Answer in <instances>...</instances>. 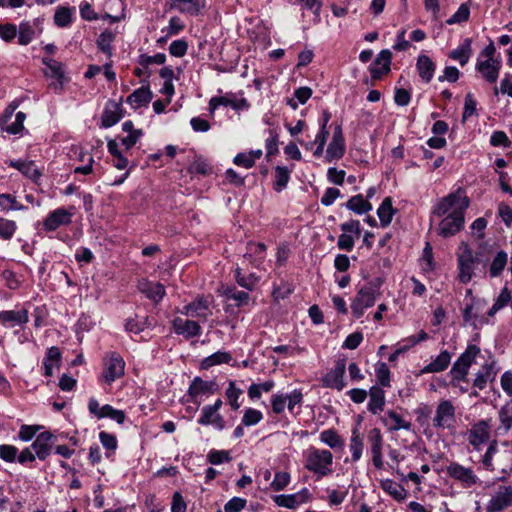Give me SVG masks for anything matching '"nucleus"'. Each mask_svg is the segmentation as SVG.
<instances>
[{
  "instance_id": "obj_47",
  "label": "nucleus",
  "mask_w": 512,
  "mask_h": 512,
  "mask_svg": "<svg viewBox=\"0 0 512 512\" xmlns=\"http://www.w3.org/2000/svg\"><path fill=\"white\" fill-rule=\"evenodd\" d=\"M114 40V34L113 32L109 30L103 31L98 39H97V46L98 48L105 54L108 55V57L112 56V47L111 43Z\"/></svg>"
},
{
  "instance_id": "obj_13",
  "label": "nucleus",
  "mask_w": 512,
  "mask_h": 512,
  "mask_svg": "<svg viewBox=\"0 0 512 512\" xmlns=\"http://www.w3.org/2000/svg\"><path fill=\"white\" fill-rule=\"evenodd\" d=\"M234 278L239 286L249 291L254 290L260 281V276L255 272L250 271L248 268V262L244 261H242L241 264H237L234 271Z\"/></svg>"
},
{
  "instance_id": "obj_48",
  "label": "nucleus",
  "mask_w": 512,
  "mask_h": 512,
  "mask_svg": "<svg viewBox=\"0 0 512 512\" xmlns=\"http://www.w3.org/2000/svg\"><path fill=\"white\" fill-rule=\"evenodd\" d=\"M25 119L26 114L24 112L19 111L18 113H16L15 121L12 123L8 122L6 125L2 126L1 129L5 130L10 134H18L24 129Z\"/></svg>"
},
{
  "instance_id": "obj_32",
  "label": "nucleus",
  "mask_w": 512,
  "mask_h": 512,
  "mask_svg": "<svg viewBox=\"0 0 512 512\" xmlns=\"http://www.w3.org/2000/svg\"><path fill=\"white\" fill-rule=\"evenodd\" d=\"M198 423L201 425L212 424L218 430H222L224 428V421L222 416L208 405L202 408V414L198 419Z\"/></svg>"
},
{
  "instance_id": "obj_21",
  "label": "nucleus",
  "mask_w": 512,
  "mask_h": 512,
  "mask_svg": "<svg viewBox=\"0 0 512 512\" xmlns=\"http://www.w3.org/2000/svg\"><path fill=\"white\" fill-rule=\"evenodd\" d=\"M473 264L474 259L472 252L468 249H465V251L458 258L459 279L462 283H468L472 279Z\"/></svg>"
},
{
  "instance_id": "obj_8",
  "label": "nucleus",
  "mask_w": 512,
  "mask_h": 512,
  "mask_svg": "<svg viewBox=\"0 0 512 512\" xmlns=\"http://www.w3.org/2000/svg\"><path fill=\"white\" fill-rule=\"evenodd\" d=\"M346 151L345 140L340 124H335L333 136L326 149L325 159L327 162H333L341 159Z\"/></svg>"
},
{
  "instance_id": "obj_19",
  "label": "nucleus",
  "mask_w": 512,
  "mask_h": 512,
  "mask_svg": "<svg viewBox=\"0 0 512 512\" xmlns=\"http://www.w3.org/2000/svg\"><path fill=\"white\" fill-rule=\"evenodd\" d=\"M170 8L192 16L199 15L205 7V0H169Z\"/></svg>"
},
{
  "instance_id": "obj_38",
  "label": "nucleus",
  "mask_w": 512,
  "mask_h": 512,
  "mask_svg": "<svg viewBox=\"0 0 512 512\" xmlns=\"http://www.w3.org/2000/svg\"><path fill=\"white\" fill-rule=\"evenodd\" d=\"M394 212L391 198H385L377 210V215L383 227H386L391 223Z\"/></svg>"
},
{
  "instance_id": "obj_18",
  "label": "nucleus",
  "mask_w": 512,
  "mask_h": 512,
  "mask_svg": "<svg viewBox=\"0 0 512 512\" xmlns=\"http://www.w3.org/2000/svg\"><path fill=\"white\" fill-rule=\"evenodd\" d=\"M501 61L477 60L476 70L488 83H495L499 77Z\"/></svg>"
},
{
  "instance_id": "obj_28",
  "label": "nucleus",
  "mask_w": 512,
  "mask_h": 512,
  "mask_svg": "<svg viewBox=\"0 0 512 512\" xmlns=\"http://www.w3.org/2000/svg\"><path fill=\"white\" fill-rule=\"evenodd\" d=\"M451 358V354L447 350H444L432 362L423 367L421 373L428 374L442 372L449 366Z\"/></svg>"
},
{
  "instance_id": "obj_14",
  "label": "nucleus",
  "mask_w": 512,
  "mask_h": 512,
  "mask_svg": "<svg viewBox=\"0 0 512 512\" xmlns=\"http://www.w3.org/2000/svg\"><path fill=\"white\" fill-rule=\"evenodd\" d=\"M73 212L65 208H57L44 220L43 228L46 231H55L62 225H68L72 221Z\"/></svg>"
},
{
  "instance_id": "obj_2",
  "label": "nucleus",
  "mask_w": 512,
  "mask_h": 512,
  "mask_svg": "<svg viewBox=\"0 0 512 512\" xmlns=\"http://www.w3.org/2000/svg\"><path fill=\"white\" fill-rule=\"evenodd\" d=\"M480 352L481 350L477 345L470 344L454 362L449 372L453 386H458L461 381H466L469 368Z\"/></svg>"
},
{
  "instance_id": "obj_5",
  "label": "nucleus",
  "mask_w": 512,
  "mask_h": 512,
  "mask_svg": "<svg viewBox=\"0 0 512 512\" xmlns=\"http://www.w3.org/2000/svg\"><path fill=\"white\" fill-rule=\"evenodd\" d=\"M490 421V419L479 420L467 431V440L477 451L480 450L481 445L486 443L490 438Z\"/></svg>"
},
{
  "instance_id": "obj_57",
  "label": "nucleus",
  "mask_w": 512,
  "mask_h": 512,
  "mask_svg": "<svg viewBox=\"0 0 512 512\" xmlns=\"http://www.w3.org/2000/svg\"><path fill=\"white\" fill-rule=\"evenodd\" d=\"M108 417L115 420L117 423L122 424L125 420V413L122 410H117L111 405L106 404L102 406V413L100 418Z\"/></svg>"
},
{
  "instance_id": "obj_16",
  "label": "nucleus",
  "mask_w": 512,
  "mask_h": 512,
  "mask_svg": "<svg viewBox=\"0 0 512 512\" xmlns=\"http://www.w3.org/2000/svg\"><path fill=\"white\" fill-rule=\"evenodd\" d=\"M392 59V53L389 49L382 50L375 61L370 65L371 77L375 80L380 79L383 74H387L390 71V64Z\"/></svg>"
},
{
  "instance_id": "obj_20",
  "label": "nucleus",
  "mask_w": 512,
  "mask_h": 512,
  "mask_svg": "<svg viewBox=\"0 0 512 512\" xmlns=\"http://www.w3.org/2000/svg\"><path fill=\"white\" fill-rule=\"evenodd\" d=\"M173 329L179 334L183 335L185 338H192L200 335L201 327L198 322L193 320H184L182 318H175L173 320Z\"/></svg>"
},
{
  "instance_id": "obj_58",
  "label": "nucleus",
  "mask_w": 512,
  "mask_h": 512,
  "mask_svg": "<svg viewBox=\"0 0 512 512\" xmlns=\"http://www.w3.org/2000/svg\"><path fill=\"white\" fill-rule=\"evenodd\" d=\"M188 50V43L184 39L173 41L169 45V53L174 57H183Z\"/></svg>"
},
{
  "instance_id": "obj_50",
  "label": "nucleus",
  "mask_w": 512,
  "mask_h": 512,
  "mask_svg": "<svg viewBox=\"0 0 512 512\" xmlns=\"http://www.w3.org/2000/svg\"><path fill=\"white\" fill-rule=\"evenodd\" d=\"M290 171L286 167L277 166L275 168V190H283L289 181Z\"/></svg>"
},
{
  "instance_id": "obj_15",
  "label": "nucleus",
  "mask_w": 512,
  "mask_h": 512,
  "mask_svg": "<svg viewBox=\"0 0 512 512\" xmlns=\"http://www.w3.org/2000/svg\"><path fill=\"white\" fill-rule=\"evenodd\" d=\"M56 442V436L51 432L40 433L35 441L32 443L31 448L35 451V455L40 460H45L51 453L52 445Z\"/></svg>"
},
{
  "instance_id": "obj_41",
  "label": "nucleus",
  "mask_w": 512,
  "mask_h": 512,
  "mask_svg": "<svg viewBox=\"0 0 512 512\" xmlns=\"http://www.w3.org/2000/svg\"><path fill=\"white\" fill-rule=\"evenodd\" d=\"M74 12L75 8L59 6L54 14V23L61 28L69 26Z\"/></svg>"
},
{
  "instance_id": "obj_39",
  "label": "nucleus",
  "mask_w": 512,
  "mask_h": 512,
  "mask_svg": "<svg viewBox=\"0 0 512 512\" xmlns=\"http://www.w3.org/2000/svg\"><path fill=\"white\" fill-rule=\"evenodd\" d=\"M223 294L228 300L235 301L237 307L247 305L250 300V296L247 292L238 290L235 286L225 288Z\"/></svg>"
},
{
  "instance_id": "obj_37",
  "label": "nucleus",
  "mask_w": 512,
  "mask_h": 512,
  "mask_svg": "<svg viewBox=\"0 0 512 512\" xmlns=\"http://www.w3.org/2000/svg\"><path fill=\"white\" fill-rule=\"evenodd\" d=\"M381 488L398 501H402L406 498V490L404 487L391 479L381 481Z\"/></svg>"
},
{
  "instance_id": "obj_42",
  "label": "nucleus",
  "mask_w": 512,
  "mask_h": 512,
  "mask_svg": "<svg viewBox=\"0 0 512 512\" xmlns=\"http://www.w3.org/2000/svg\"><path fill=\"white\" fill-rule=\"evenodd\" d=\"M232 359L231 355L227 352L217 351L214 354L204 358L201 362L202 369H209L214 365L228 363Z\"/></svg>"
},
{
  "instance_id": "obj_54",
  "label": "nucleus",
  "mask_w": 512,
  "mask_h": 512,
  "mask_svg": "<svg viewBox=\"0 0 512 512\" xmlns=\"http://www.w3.org/2000/svg\"><path fill=\"white\" fill-rule=\"evenodd\" d=\"M497 442L493 440L482 457L481 463L487 471H494L493 457L497 453Z\"/></svg>"
},
{
  "instance_id": "obj_56",
  "label": "nucleus",
  "mask_w": 512,
  "mask_h": 512,
  "mask_svg": "<svg viewBox=\"0 0 512 512\" xmlns=\"http://www.w3.org/2000/svg\"><path fill=\"white\" fill-rule=\"evenodd\" d=\"M470 9L467 3L460 5L458 10L446 21L448 25L462 23L469 19Z\"/></svg>"
},
{
  "instance_id": "obj_62",
  "label": "nucleus",
  "mask_w": 512,
  "mask_h": 512,
  "mask_svg": "<svg viewBox=\"0 0 512 512\" xmlns=\"http://www.w3.org/2000/svg\"><path fill=\"white\" fill-rule=\"evenodd\" d=\"M269 137L266 139L267 156L278 152L279 135L275 129H269Z\"/></svg>"
},
{
  "instance_id": "obj_43",
  "label": "nucleus",
  "mask_w": 512,
  "mask_h": 512,
  "mask_svg": "<svg viewBox=\"0 0 512 512\" xmlns=\"http://www.w3.org/2000/svg\"><path fill=\"white\" fill-rule=\"evenodd\" d=\"M350 451L352 454V461L356 462L361 458L363 451V439L357 427L352 430Z\"/></svg>"
},
{
  "instance_id": "obj_22",
  "label": "nucleus",
  "mask_w": 512,
  "mask_h": 512,
  "mask_svg": "<svg viewBox=\"0 0 512 512\" xmlns=\"http://www.w3.org/2000/svg\"><path fill=\"white\" fill-rule=\"evenodd\" d=\"M123 117V109L120 103L110 101L102 114V126L109 128L115 125Z\"/></svg>"
},
{
  "instance_id": "obj_10",
  "label": "nucleus",
  "mask_w": 512,
  "mask_h": 512,
  "mask_svg": "<svg viewBox=\"0 0 512 512\" xmlns=\"http://www.w3.org/2000/svg\"><path fill=\"white\" fill-rule=\"evenodd\" d=\"M342 234L338 237L337 245L340 249L351 251L354 247L353 234L358 238L360 236V222L358 220H350L341 224Z\"/></svg>"
},
{
  "instance_id": "obj_63",
  "label": "nucleus",
  "mask_w": 512,
  "mask_h": 512,
  "mask_svg": "<svg viewBox=\"0 0 512 512\" xmlns=\"http://www.w3.org/2000/svg\"><path fill=\"white\" fill-rule=\"evenodd\" d=\"M189 173H198L201 175H207L211 168L208 163L201 157H197L194 162L188 168Z\"/></svg>"
},
{
  "instance_id": "obj_51",
  "label": "nucleus",
  "mask_w": 512,
  "mask_h": 512,
  "mask_svg": "<svg viewBox=\"0 0 512 512\" xmlns=\"http://www.w3.org/2000/svg\"><path fill=\"white\" fill-rule=\"evenodd\" d=\"M17 229V224L13 220L0 218V238L10 240Z\"/></svg>"
},
{
  "instance_id": "obj_3",
  "label": "nucleus",
  "mask_w": 512,
  "mask_h": 512,
  "mask_svg": "<svg viewBox=\"0 0 512 512\" xmlns=\"http://www.w3.org/2000/svg\"><path fill=\"white\" fill-rule=\"evenodd\" d=\"M125 374V361L117 352H108L103 358V369L100 380L111 385Z\"/></svg>"
},
{
  "instance_id": "obj_33",
  "label": "nucleus",
  "mask_w": 512,
  "mask_h": 512,
  "mask_svg": "<svg viewBox=\"0 0 512 512\" xmlns=\"http://www.w3.org/2000/svg\"><path fill=\"white\" fill-rule=\"evenodd\" d=\"M61 361V352L58 347L52 346L47 350L46 356L43 360L44 374L47 377L53 375V368L59 367Z\"/></svg>"
},
{
  "instance_id": "obj_23",
  "label": "nucleus",
  "mask_w": 512,
  "mask_h": 512,
  "mask_svg": "<svg viewBox=\"0 0 512 512\" xmlns=\"http://www.w3.org/2000/svg\"><path fill=\"white\" fill-rule=\"evenodd\" d=\"M138 289L147 298L154 301L155 303L161 301L165 295V287L159 282L142 280L138 284Z\"/></svg>"
},
{
  "instance_id": "obj_40",
  "label": "nucleus",
  "mask_w": 512,
  "mask_h": 512,
  "mask_svg": "<svg viewBox=\"0 0 512 512\" xmlns=\"http://www.w3.org/2000/svg\"><path fill=\"white\" fill-rule=\"evenodd\" d=\"M152 99V92L149 87H141L135 90L127 98L129 104H135L136 107L148 104Z\"/></svg>"
},
{
  "instance_id": "obj_30",
  "label": "nucleus",
  "mask_w": 512,
  "mask_h": 512,
  "mask_svg": "<svg viewBox=\"0 0 512 512\" xmlns=\"http://www.w3.org/2000/svg\"><path fill=\"white\" fill-rule=\"evenodd\" d=\"M471 44L472 40L466 38L459 47L449 52V58L458 61L461 66L466 65L472 54Z\"/></svg>"
},
{
  "instance_id": "obj_1",
  "label": "nucleus",
  "mask_w": 512,
  "mask_h": 512,
  "mask_svg": "<svg viewBox=\"0 0 512 512\" xmlns=\"http://www.w3.org/2000/svg\"><path fill=\"white\" fill-rule=\"evenodd\" d=\"M469 206V199L464 191L458 189L442 198L434 207L433 214L442 217L438 227V234L443 237H450L459 232L464 225V214Z\"/></svg>"
},
{
  "instance_id": "obj_17",
  "label": "nucleus",
  "mask_w": 512,
  "mask_h": 512,
  "mask_svg": "<svg viewBox=\"0 0 512 512\" xmlns=\"http://www.w3.org/2000/svg\"><path fill=\"white\" fill-rule=\"evenodd\" d=\"M497 372L495 360L484 363L481 370L476 373L473 386L480 390L484 389L488 382L495 380Z\"/></svg>"
},
{
  "instance_id": "obj_61",
  "label": "nucleus",
  "mask_w": 512,
  "mask_h": 512,
  "mask_svg": "<svg viewBox=\"0 0 512 512\" xmlns=\"http://www.w3.org/2000/svg\"><path fill=\"white\" fill-rule=\"evenodd\" d=\"M262 418L263 415L259 410L249 408L244 413L242 424L245 426L256 425Z\"/></svg>"
},
{
  "instance_id": "obj_9",
  "label": "nucleus",
  "mask_w": 512,
  "mask_h": 512,
  "mask_svg": "<svg viewBox=\"0 0 512 512\" xmlns=\"http://www.w3.org/2000/svg\"><path fill=\"white\" fill-rule=\"evenodd\" d=\"M375 291L371 287H362L357 292L351 303V310L356 318H360L365 309L372 307L375 303Z\"/></svg>"
},
{
  "instance_id": "obj_25",
  "label": "nucleus",
  "mask_w": 512,
  "mask_h": 512,
  "mask_svg": "<svg viewBox=\"0 0 512 512\" xmlns=\"http://www.w3.org/2000/svg\"><path fill=\"white\" fill-rule=\"evenodd\" d=\"M219 106H231L234 110L239 111L248 108L249 104L245 98L231 99L227 96H220L210 99L209 109L211 113H213Z\"/></svg>"
},
{
  "instance_id": "obj_36",
  "label": "nucleus",
  "mask_w": 512,
  "mask_h": 512,
  "mask_svg": "<svg viewBox=\"0 0 512 512\" xmlns=\"http://www.w3.org/2000/svg\"><path fill=\"white\" fill-rule=\"evenodd\" d=\"M346 207L356 214L362 215L372 210V204L366 200L361 194L351 197Z\"/></svg>"
},
{
  "instance_id": "obj_64",
  "label": "nucleus",
  "mask_w": 512,
  "mask_h": 512,
  "mask_svg": "<svg viewBox=\"0 0 512 512\" xmlns=\"http://www.w3.org/2000/svg\"><path fill=\"white\" fill-rule=\"evenodd\" d=\"M289 481L290 475L287 472H277L271 482V487L275 491H281L289 484Z\"/></svg>"
},
{
  "instance_id": "obj_49",
  "label": "nucleus",
  "mask_w": 512,
  "mask_h": 512,
  "mask_svg": "<svg viewBox=\"0 0 512 512\" xmlns=\"http://www.w3.org/2000/svg\"><path fill=\"white\" fill-rule=\"evenodd\" d=\"M322 442L332 449H342L344 445L342 438L332 429L322 432Z\"/></svg>"
},
{
  "instance_id": "obj_27",
  "label": "nucleus",
  "mask_w": 512,
  "mask_h": 512,
  "mask_svg": "<svg viewBox=\"0 0 512 512\" xmlns=\"http://www.w3.org/2000/svg\"><path fill=\"white\" fill-rule=\"evenodd\" d=\"M8 165L19 170L24 176L34 182H37L42 175L33 161L11 160L8 162Z\"/></svg>"
},
{
  "instance_id": "obj_35",
  "label": "nucleus",
  "mask_w": 512,
  "mask_h": 512,
  "mask_svg": "<svg viewBox=\"0 0 512 512\" xmlns=\"http://www.w3.org/2000/svg\"><path fill=\"white\" fill-rule=\"evenodd\" d=\"M29 320L28 311L22 309L19 311H0V323L6 325L7 323L12 324H25Z\"/></svg>"
},
{
  "instance_id": "obj_4",
  "label": "nucleus",
  "mask_w": 512,
  "mask_h": 512,
  "mask_svg": "<svg viewBox=\"0 0 512 512\" xmlns=\"http://www.w3.org/2000/svg\"><path fill=\"white\" fill-rule=\"evenodd\" d=\"M455 412V407L450 400L440 401L435 410L433 426L441 430L454 428Z\"/></svg>"
},
{
  "instance_id": "obj_31",
  "label": "nucleus",
  "mask_w": 512,
  "mask_h": 512,
  "mask_svg": "<svg viewBox=\"0 0 512 512\" xmlns=\"http://www.w3.org/2000/svg\"><path fill=\"white\" fill-rule=\"evenodd\" d=\"M216 389L217 385L215 382L204 381L200 377H196L188 389V394L190 397L195 398L201 394L214 393Z\"/></svg>"
},
{
  "instance_id": "obj_34",
  "label": "nucleus",
  "mask_w": 512,
  "mask_h": 512,
  "mask_svg": "<svg viewBox=\"0 0 512 512\" xmlns=\"http://www.w3.org/2000/svg\"><path fill=\"white\" fill-rule=\"evenodd\" d=\"M500 425L496 429L498 435H505L512 427V404H505L499 410Z\"/></svg>"
},
{
  "instance_id": "obj_46",
  "label": "nucleus",
  "mask_w": 512,
  "mask_h": 512,
  "mask_svg": "<svg viewBox=\"0 0 512 512\" xmlns=\"http://www.w3.org/2000/svg\"><path fill=\"white\" fill-rule=\"evenodd\" d=\"M508 260V255L504 251H500L497 253L495 258L493 259L489 273L491 277H497L501 274V272L504 270Z\"/></svg>"
},
{
  "instance_id": "obj_59",
  "label": "nucleus",
  "mask_w": 512,
  "mask_h": 512,
  "mask_svg": "<svg viewBox=\"0 0 512 512\" xmlns=\"http://www.w3.org/2000/svg\"><path fill=\"white\" fill-rule=\"evenodd\" d=\"M266 249L263 243L251 242L248 244V252L243 256V261L253 264V255H261Z\"/></svg>"
},
{
  "instance_id": "obj_6",
  "label": "nucleus",
  "mask_w": 512,
  "mask_h": 512,
  "mask_svg": "<svg viewBox=\"0 0 512 512\" xmlns=\"http://www.w3.org/2000/svg\"><path fill=\"white\" fill-rule=\"evenodd\" d=\"M512 506V486H499L486 505L487 512H503Z\"/></svg>"
},
{
  "instance_id": "obj_7",
  "label": "nucleus",
  "mask_w": 512,
  "mask_h": 512,
  "mask_svg": "<svg viewBox=\"0 0 512 512\" xmlns=\"http://www.w3.org/2000/svg\"><path fill=\"white\" fill-rule=\"evenodd\" d=\"M212 301V296H199L193 302L184 306L182 313L206 321L212 315L210 309Z\"/></svg>"
},
{
  "instance_id": "obj_55",
  "label": "nucleus",
  "mask_w": 512,
  "mask_h": 512,
  "mask_svg": "<svg viewBox=\"0 0 512 512\" xmlns=\"http://www.w3.org/2000/svg\"><path fill=\"white\" fill-rule=\"evenodd\" d=\"M34 34L35 31L28 22H23L19 25L18 41L21 45L29 44L34 37Z\"/></svg>"
},
{
  "instance_id": "obj_60",
  "label": "nucleus",
  "mask_w": 512,
  "mask_h": 512,
  "mask_svg": "<svg viewBox=\"0 0 512 512\" xmlns=\"http://www.w3.org/2000/svg\"><path fill=\"white\" fill-rule=\"evenodd\" d=\"M230 460V453L225 450H211L208 454V461L213 465H219Z\"/></svg>"
},
{
  "instance_id": "obj_53",
  "label": "nucleus",
  "mask_w": 512,
  "mask_h": 512,
  "mask_svg": "<svg viewBox=\"0 0 512 512\" xmlns=\"http://www.w3.org/2000/svg\"><path fill=\"white\" fill-rule=\"evenodd\" d=\"M0 208L4 211L23 210L24 206L11 194H0Z\"/></svg>"
},
{
  "instance_id": "obj_11",
  "label": "nucleus",
  "mask_w": 512,
  "mask_h": 512,
  "mask_svg": "<svg viewBox=\"0 0 512 512\" xmlns=\"http://www.w3.org/2000/svg\"><path fill=\"white\" fill-rule=\"evenodd\" d=\"M446 471L451 478L461 482L465 487H472L478 481V477L471 468L464 467L457 462L450 463Z\"/></svg>"
},
{
  "instance_id": "obj_26",
  "label": "nucleus",
  "mask_w": 512,
  "mask_h": 512,
  "mask_svg": "<svg viewBox=\"0 0 512 512\" xmlns=\"http://www.w3.org/2000/svg\"><path fill=\"white\" fill-rule=\"evenodd\" d=\"M416 69L420 78L424 82L429 83L434 76L436 64L432 61L430 57L421 54L417 57Z\"/></svg>"
},
{
  "instance_id": "obj_45",
  "label": "nucleus",
  "mask_w": 512,
  "mask_h": 512,
  "mask_svg": "<svg viewBox=\"0 0 512 512\" xmlns=\"http://www.w3.org/2000/svg\"><path fill=\"white\" fill-rule=\"evenodd\" d=\"M312 90L309 87H300L295 90L294 97L287 100L292 109H297L298 104H304L311 97Z\"/></svg>"
},
{
  "instance_id": "obj_44",
  "label": "nucleus",
  "mask_w": 512,
  "mask_h": 512,
  "mask_svg": "<svg viewBox=\"0 0 512 512\" xmlns=\"http://www.w3.org/2000/svg\"><path fill=\"white\" fill-rule=\"evenodd\" d=\"M479 307L475 303L467 304L463 310V319L466 323L477 327L483 323V319L479 318Z\"/></svg>"
},
{
  "instance_id": "obj_12",
  "label": "nucleus",
  "mask_w": 512,
  "mask_h": 512,
  "mask_svg": "<svg viewBox=\"0 0 512 512\" xmlns=\"http://www.w3.org/2000/svg\"><path fill=\"white\" fill-rule=\"evenodd\" d=\"M346 363L344 359H339L333 369H331L324 377H322V385L337 390L345 387L344 374Z\"/></svg>"
},
{
  "instance_id": "obj_24",
  "label": "nucleus",
  "mask_w": 512,
  "mask_h": 512,
  "mask_svg": "<svg viewBox=\"0 0 512 512\" xmlns=\"http://www.w3.org/2000/svg\"><path fill=\"white\" fill-rule=\"evenodd\" d=\"M381 420L384 426H386L390 432L398 431L401 429L410 430L412 426L411 422L405 420L401 415L393 410L387 411Z\"/></svg>"
},
{
  "instance_id": "obj_29",
  "label": "nucleus",
  "mask_w": 512,
  "mask_h": 512,
  "mask_svg": "<svg viewBox=\"0 0 512 512\" xmlns=\"http://www.w3.org/2000/svg\"><path fill=\"white\" fill-rule=\"evenodd\" d=\"M368 410L373 414L383 411L385 405V392L382 388L373 386L369 390Z\"/></svg>"
},
{
  "instance_id": "obj_52",
  "label": "nucleus",
  "mask_w": 512,
  "mask_h": 512,
  "mask_svg": "<svg viewBox=\"0 0 512 512\" xmlns=\"http://www.w3.org/2000/svg\"><path fill=\"white\" fill-rule=\"evenodd\" d=\"M301 501L302 499L299 494L278 495L275 497V502L278 506L289 509L295 508Z\"/></svg>"
}]
</instances>
